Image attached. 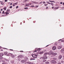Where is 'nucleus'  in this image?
<instances>
[{
	"mask_svg": "<svg viewBox=\"0 0 64 64\" xmlns=\"http://www.w3.org/2000/svg\"><path fill=\"white\" fill-rule=\"evenodd\" d=\"M0 2H1L0 0Z\"/></svg>",
	"mask_w": 64,
	"mask_h": 64,
	"instance_id": "nucleus-57",
	"label": "nucleus"
},
{
	"mask_svg": "<svg viewBox=\"0 0 64 64\" xmlns=\"http://www.w3.org/2000/svg\"><path fill=\"white\" fill-rule=\"evenodd\" d=\"M62 51H63V52H64V48L62 50Z\"/></svg>",
	"mask_w": 64,
	"mask_h": 64,
	"instance_id": "nucleus-30",
	"label": "nucleus"
},
{
	"mask_svg": "<svg viewBox=\"0 0 64 64\" xmlns=\"http://www.w3.org/2000/svg\"><path fill=\"white\" fill-rule=\"evenodd\" d=\"M44 53V52H40V54H43Z\"/></svg>",
	"mask_w": 64,
	"mask_h": 64,
	"instance_id": "nucleus-18",
	"label": "nucleus"
},
{
	"mask_svg": "<svg viewBox=\"0 0 64 64\" xmlns=\"http://www.w3.org/2000/svg\"><path fill=\"white\" fill-rule=\"evenodd\" d=\"M35 52H37V50H35Z\"/></svg>",
	"mask_w": 64,
	"mask_h": 64,
	"instance_id": "nucleus-59",
	"label": "nucleus"
},
{
	"mask_svg": "<svg viewBox=\"0 0 64 64\" xmlns=\"http://www.w3.org/2000/svg\"><path fill=\"white\" fill-rule=\"evenodd\" d=\"M62 58V56L60 55L59 56V59H61Z\"/></svg>",
	"mask_w": 64,
	"mask_h": 64,
	"instance_id": "nucleus-11",
	"label": "nucleus"
},
{
	"mask_svg": "<svg viewBox=\"0 0 64 64\" xmlns=\"http://www.w3.org/2000/svg\"><path fill=\"white\" fill-rule=\"evenodd\" d=\"M48 46L47 45L46 46V47H47V46Z\"/></svg>",
	"mask_w": 64,
	"mask_h": 64,
	"instance_id": "nucleus-62",
	"label": "nucleus"
},
{
	"mask_svg": "<svg viewBox=\"0 0 64 64\" xmlns=\"http://www.w3.org/2000/svg\"><path fill=\"white\" fill-rule=\"evenodd\" d=\"M46 64H49V62H45Z\"/></svg>",
	"mask_w": 64,
	"mask_h": 64,
	"instance_id": "nucleus-16",
	"label": "nucleus"
},
{
	"mask_svg": "<svg viewBox=\"0 0 64 64\" xmlns=\"http://www.w3.org/2000/svg\"><path fill=\"white\" fill-rule=\"evenodd\" d=\"M44 54V55H45V54Z\"/></svg>",
	"mask_w": 64,
	"mask_h": 64,
	"instance_id": "nucleus-63",
	"label": "nucleus"
},
{
	"mask_svg": "<svg viewBox=\"0 0 64 64\" xmlns=\"http://www.w3.org/2000/svg\"><path fill=\"white\" fill-rule=\"evenodd\" d=\"M12 50V51H13V50Z\"/></svg>",
	"mask_w": 64,
	"mask_h": 64,
	"instance_id": "nucleus-64",
	"label": "nucleus"
},
{
	"mask_svg": "<svg viewBox=\"0 0 64 64\" xmlns=\"http://www.w3.org/2000/svg\"><path fill=\"white\" fill-rule=\"evenodd\" d=\"M1 4H2V5H3V3H1Z\"/></svg>",
	"mask_w": 64,
	"mask_h": 64,
	"instance_id": "nucleus-46",
	"label": "nucleus"
},
{
	"mask_svg": "<svg viewBox=\"0 0 64 64\" xmlns=\"http://www.w3.org/2000/svg\"><path fill=\"white\" fill-rule=\"evenodd\" d=\"M24 57V56H23V55L20 56H18V58H20H20H22V57Z\"/></svg>",
	"mask_w": 64,
	"mask_h": 64,
	"instance_id": "nucleus-8",
	"label": "nucleus"
},
{
	"mask_svg": "<svg viewBox=\"0 0 64 64\" xmlns=\"http://www.w3.org/2000/svg\"><path fill=\"white\" fill-rule=\"evenodd\" d=\"M53 52L52 51H50L48 53V54L49 55H51V54H53Z\"/></svg>",
	"mask_w": 64,
	"mask_h": 64,
	"instance_id": "nucleus-4",
	"label": "nucleus"
},
{
	"mask_svg": "<svg viewBox=\"0 0 64 64\" xmlns=\"http://www.w3.org/2000/svg\"><path fill=\"white\" fill-rule=\"evenodd\" d=\"M18 6H17L16 7V9H17V8H18Z\"/></svg>",
	"mask_w": 64,
	"mask_h": 64,
	"instance_id": "nucleus-38",
	"label": "nucleus"
},
{
	"mask_svg": "<svg viewBox=\"0 0 64 64\" xmlns=\"http://www.w3.org/2000/svg\"><path fill=\"white\" fill-rule=\"evenodd\" d=\"M47 58V57H46V56H44L43 57H42L43 59H46Z\"/></svg>",
	"mask_w": 64,
	"mask_h": 64,
	"instance_id": "nucleus-7",
	"label": "nucleus"
},
{
	"mask_svg": "<svg viewBox=\"0 0 64 64\" xmlns=\"http://www.w3.org/2000/svg\"><path fill=\"white\" fill-rule=\"evenodd\" d=\"M49 2H54V3H55V2L54 1H51L50 0H49Z\"/></svg>",
	"mask_w": 64,
	"mask_h": 64,
	"instance_id": "nucleus-17",
	"label": "nucleus"
},
{
	"mask_svg": "<svg viewBox=\"0 0 64 64\" xmlns=\"http://www.w3.org/2000/svg\"><path fill=\"white\" fill-rule=\"evenodd\" d=\"M58 49H61V48H62V46H59L58 47Z\"/></svg>",
	"mask_w": 64,
	"mask_h": 64,
	"instance_id": "nucleus-6",
	"label": "nucleus"
},
{
	"mask_svg": "<svg viewBox=\"0 0 64 64\" xmlns=\"http://www.w3.org/2000/svg\"><path fill=\"white\" fill-rule=\"evenodd\" d=\"M3 10V9H2L0 10V11H2Z\"/></svg>",
	"mask_w": 64,
	"mask_h": 64,
	"instance_id": "nucleus-50",
	"label": "nucleus"
},
{
	"mask_svg": "<svg viewBox=\"0 0 64 64\" xmlns=\"http://www.w3.org/2000/svg\"><path fill=\"white\" fill-rule=\"evenodd\" d=\"M40 50V49L39 48L37 50V51H39V50Z\"/></svg>",
	"mask_w": 64,
	"mask_h": 64,
	"instance_id": "nucleus-34",
	"label": "nucleus"
},
{
	"mask_svg": "<svg viewBox=\"0 0 64 64\" xmlns=\"http://www.w3.org/2000/svg\"><path fill=\"white\" fill-rule=\"evenodd\" d=\"M29 5H30V4H28V6H29Z\"/></svg>",
	"mask_w": 64,
	"mask_h": 64,
	"instance_id": "nucleus-43",
	"label": "nucleus"
},
{
	"mask_svg": "<svg viewBox=\"0 0 64 64\" xmlns=\"http://www.w3.org/2000/svg\"><path fill=\"white\" fill-rule=\"evenodd\" d=\"M56 9H58V8L56 7Z\"/></svg>",
	"mask_w": 64,
	"mask_h": 64,
	"instance_id": "nucleus-53",
	"label": "nucleus"
},
{
	"mask_svg": "<svg viewBox=\"0 0 64 64\" xmlns=\"http://www.w3.org/2000/svg\"><path fill=\"white\" fill-rule=\"evenodd\" d=\"M63 5H64V2L63 4Z\"/></svg>",
	"mask_w": 64,
	"mask_h": 64,
	"instance_id": "nucleus-58",
	"label": "nucleus"
},
{
	"mask_svg": "<svg viewBox=\"0 0 64 64\" xmlns=\"http://www.w3.org/2000/svg\"><path fill=\"white\" fill-rule=\"evenodd\" d=\"M38 7V6H36V7L37 8V7Z\"/></svg>",
	"mask_w": 64,
	"mask_h": 64,
	"instance_id": "nucleus-52",
	"label": "nucleus"
},
{
	"mask_svg": "<svg viewBox=\"0 0 64 64\" xmlns=\"http://www.w3.org/2000/svg\"><path fill=\"white\" fill-rule=\"evenodd\" d=\"M29 0H24V3H26L27 2V1H29Z\"/></svg>",
	"mask_w": 64,
	"mask_h": 64,
	"instance_id": "nucleus-12",
	"label": "nucleus"
},
{
	"mask_svg": "<svg viewBox=\"0 0 64 64\" xmlns=\"http://www.w3.org/2000/svg\"><path fill=\"white\" fill-rule=\"evenodd\" d=\"M30 7H34V5H32V6H30Z\"/></svg>",
	"mask_w": 64,
	"mask_h": 64,
	"instance_id": "nucleus-32",
	"label": "nucleus"
},
{
	"mask_svg": "<svg viewBox=\"0 0 64 64\" xmlns=\"http://www.w3.org/2000/svg\"><path fill=\"white\" fill-rule=\"evenodd\" d=\"M52 49L53 50H55L56 49V46H53L52 48Z\"/></svg>",
	"mask_w": 64,
	"mask_h": 64,
	"instance_id": "nucleus-5",
	"label": "nucleus"
},
{
	"mask_svg": "<svg viewBox=\"0 0 64 64\" xmlns=\"http://www.w3.org/2000/svg\"><path fill=\"white\" fill-rule=\"evenodd\" d=\"M5 2H7L8 1V0H5L4 1Z\"/></svg>",
	"mask_w": 64,
	"mask_h": 64,
	"instance_id": "nucleus-41",
	"label": "nucleus"
},
{
	"mask_svg": "<svg viewBox=\"0 0 64 64\" xmlns=\"http://www.w3.org/2000/svg\"><path fill=\"white\" fill-rule=\"evenodd\" d=\"M30 60H35V59L33 58H31L30 59Z\"/></svg>",
	"mask_w": 64,
	"mask_h": 64,
	"instance_id": "nucleus-27",
	"label": "nucleus"
},
{
	"mask_svg": "<svg viewBox=\"0 0 64 64\" xmlns=\"http://www.w3.org/2000/svg\"><path fill=\"white\" fill-rule=\"evenodd\" d=\"M32 2V3H33V4H36V2Z\"/></svg>",
	"mask_w": 64,
	"mask_h": 64,
	"instance_id": "nucleus-21",
	"label": "nucleus"
},
{
	"mask_svg": "<svg viewBox=\"0 0 64 64\" xmlns=\"http://www.w3.org/2000/svg\"><path fill=\"white\" fill-rule=\"evenodd\" d=\"M44 5L45 6H47V4H44Z\"/></svg>",
	"mask_w": 64,
	"mask_h": 64,
	"instance_id": "nucleus-47",
	"label": "nucleus"
},
{
	"mask_svg": "<svg viewBox=\"0 0 64 64\" xmlns=\"http://www.w3.org/2000/svg\"><path fill=\"white\" fill-rule=\"evenodd\" d=\"M51 63H53V64H55L56 63V61L54 60H51L50 61Z\"/></svg>",
	"mask_w": 64,
	"mask_h": 64,
	"instance_id": "nucleus-2",
	"label": "nucleus"
},
{
	"mask_svg": "<svg viewBox=\"0 0 64 64\" xmlns=\"http://www.w3.org/2000/svg\"><path fill=\"white\" fill-rule=\"evenodd\" d=\"M2 64H5V63H3Z\"/></svg>",
	"mask_w": 64,
	"mask_h": 64,
	"instance_id": "nucleus-54",
	"label": "nucleus"
},
{
	"mask_svg": "<svg viewBox=\"0 0 64 64\" xmlns=\"http://www.w3.org/2000/svg\"><path fill=\"white\" fill-rule=\"evenodd\" d=\"M62 40V39H60L58 40V41H61Z\"/></svg>",
	"mask_w": 64,
	"mask_h": 64,
	"instance_id": "nucleus-44",
	"label": "nucleus"
},
{
	"mask_svg": "<svg viewBox=\"0 0 64 64\" xmlns=\"http://www.w3.org/2000/svg\"><path fill=\"white\" fill-rule=\"evenodd\" d=\"M43 4H46V2H43Z\"/></svg>",
	"mask_w": 64,
	"mask_h": 64,
	"instance_id": "nucleus-36",
	"label": "nucleus"
},
{
	"mask_svg": "<svg viewBox=\"0 0 64 64\" xmlns=\"http://www.w3.org/2000/svg\"><path fill=\"white\" fill-rule=\"evenodd\" d=\"M57 54L56 53H53V54L54 55H57Z\"/></svg>",
	"mask_w": 64,
	"mask_h": 64,
	"instance_id": "nucleus-15",
	"label": "nucleus"
},
{
	"mask_svg": "<svg viewBox=\"0 0 64 64\" xmlns=\"http://www.w3.org/2000/svg\"><path fill=\"white\" fill-rule=\"evenodd\" d=\"M27 63H28V64H31V62H27Z\"/></svg>",
	"mask_w": 64,
	"mask_h": 64,
	"instance_id": "nucleus-24",
	"label": "nucleus"
},
{
	"mask_svg": "<svg viewBox=\"0 0 64 64\" xmlns=\"http://www.w3.org/2000/svg\"><path fill=\"white\" fill-rule=\"evenodd\" d=\"M22 4V5H24V4Z\"/></svg>",
	"mask_w": 64,
	"mask_h": 64,
	"instance_id": "nucleus-56",
	"label": "nucleus"
},
{
	"mask_svg": "<svg viewBox=\"0 0 64 64\" xmlns=\"http://www.w3.org/2000/svg\"><path fill=\"white\" fill-rule=\"evenodd\" d=\"M1 13V12L0 11V13Z\"/></svg>",
	"mask_w": 64,
	"mask_h": 64,
	"instance_id": "nucleus-61",
	"label": "nucleus"
},
{
	"mask_svg": "<svg viewBox=\"0 0 64 64\" xmlns=\"http://www.w3.org/2000/svg\"><path fill=\"white\" fill-rule=\"evenodd\" d=\"M48 7H46V9H48Z\"/></svg>",
	"mask_w": 64,
	"mask_h": 64,
	"instance_id": "nucleus-48",
	"label": "nucleus"
},
{
	"mask_svg": "<svg viewBox=\"0 0 64 64\" xmlns=\"http://www.w3.org/2000/svg\"><path fill=\"white\" fill-rule=\"evenodd\" d=\"M55 46H57V42H56L55 43Z\"/></svg>",
	"mask_w": 64,
	"mask_h": 64,
	"instance_id": "nucleus-25",
	"label": "nucleus"
},
{
	"mask_svg": "<svg viewBox=\"0 0 64 64\" xmlns=\"http://www.w3.org/2000/svg\"><path fill=\"white\" fill-rule=\"evenodd\" d=\"M4 54L5 55H7V52H5L4 53Z\"/></svg>",
	"mask_w": 64,
	"mask_h": 64,
	"instance_id": "nucleus-13",
	"label": "nucleus"
},
{
	"mask_svg": "<svg viewBox=\"0 0 64 64\" xmlns=\"http://www.w3.org/2000/svg\"><path fill=\"white\" fill-rule=\"evenodd\" d=\"M43 2H40V3H39V4H42V3Z\"/></svg>",
	"mask_w": 64,
	"mask_h": 64,
	"instance_id": "nucleus-29",
	"label": "nucleus"
},
{
	"mask_svg": "<svg viewBox=\"0 0 64 64\" xmlns=\"http://www.w3.org/2000/svg\"><path fill=\"white\" fill-rule=\"evenodd\" d=\"M30 4V5H31V4Z\"/></svg>",
	"mask_w": 64,
	"mask_h": 64,
	"instance_id": "nucleus-60",
	"label": "nucleus"
},
{
	"mask_svg": "<svg viewBox=\"0 0 64 64\" xmlns=\"http://www.w3.org/2000/svg\"><path fill=\"white\" fill-rule=\"evenodd\" d=\"M4 55V54L3 53H1L0 54V56H3Z\"/></svg>",
	"mask_w": 64,
	"mask_h": 64,
	"instance_id": "nucleus-10",
	"label": "nucleus"
},
{
	"mask_svg": "<svg viewBox=\"0 0 64 64\" xmlns=\"http://www.w3.org/2000/svg\"><path fill=\"white\" fill-rule=\"evenodd\" d=\"M24 8L25 9H28V8Z\"/></svg>",
	"mask_w": 64,
	"mask_h": 64,
	"instance_id": "nucleus-33",
	"label": "nucleus"
},
{
	"mask_svg": "<svg viewBox=\"0 0 64 64\" xmlns=\"http://www.w3.org/2000/svg\"><path fill=\"white\" fill-rule=\"evenodd\" d=\"M52 9H54V7L52 6Z\"/></svg>",
	"mask_w": 64,
	"mask_h": 64,
	"instance_id": "nucleus-51",
	"label": "nucleus"
},
{
	"mask_svg": "<svg viewBox=\"0 0 64 64\" xmlns=\"http://www.w3.org/2000/svg\"><path fill=\"white\" fill-rule=\"evenodd\" d=\"M12 58H14V57H15V55H13L12 56Z\"/></svg>",
	"mask_w": 64,
	"mask_h": 64,
	"instance_id": "nucleus-23",
	"label": "nucleus"
},
{
	"mask_svg": "<svg viewBox=\"0 0 64 64\" xmlns=\"http://www.w3.org/2000/svg\"><path fill=\"white\" fill-rule=\"evenodd\" d=\"M60 4H62V2H60Z\"/></svg>",
	"mask_w": 64,
	"mask_h": 64,
	"instance_id": "nucleus-49",
	"label": "nucleus"
},
{
	"mask_svg": "<svg viewBox=\"0 0 64 64\" xmlns=\"http://www.w3.org/2000/svg\"><path fill=\"white\" fill-rule=\"evenodd\" d=\"M50 4H51V5H52V6H54V4H53V3H52Z\"/></svg>",
	"mask_w": 64,
	"mask_h": 64,
	"instance_id": "nucleus-26",
	"label": "nucleus"
},
{
	"mask_svg": "<svg viewBox=\"0 0 64 64\" xmlns=\"http://www.w3.org/2000/svg\"><path fill=\"white\" fill-rule=\"evenodd\" d=\"M6 11H7V12H10V10L8 9Z\"/></svg>",
	"mask_w": 64,
	"mask_h": 64,
	"instance_id": "nucleus-28",
	"label": "nucleus"
},
{
	"mask_svg": "<svg viewBox=\"0 0 64 64\" xmlns=\"http://www.w3.org/2000/svg\"><path fill=\"white\" fill-rule=\"evenodd\" d=\"M3 9H4V11H5V10H6V8H4Z\"/></svg>",
	"mask_w": 64,
	"mask_h": 64,
	"instance_id": "nucleus-22",
	"label": "nucleus"
},
{
	"mask_svg": "<svg viewBox=\"0 0 64 64\" xmlns=\"http://www.w3.org/2000/svg\"><path fill=\"white\" fill-rule=\"evenodd\" d=\"M14 4H15V5H17V3L16 2V3H14Z\"/></svg>",
	"mask_w": 64,
	"mask_h": 64,
	"instance_id": "nucleus-42",
	"label": "nucleus"
},
{
	"mask_svg": "<svg viewBox=\"0 0 64 64\" xmlns=\"http://www.w3.org/2000/svg\"><path fill=\"white\" fill-rule=\"evenodd\" d=\"M32 56L34 58H37V56L36 54H33L32 55Z\"/></svg>",
	"mask_w": 64,
	"mask_h": 64,
	"instance_id": "nucleus-1",
	"label": "nucleus"
},
{
	"mask_svg": "<svg viewBox=\"0 0 64 64\" xmlns=\"http://www.w3.org/2000/svg\"><path fill=\"white\" fill-rule=\"evenodd\" d=\"M21 62L22 63H25L26 62V60H22L21 61Z\"/></svg>",
	"mask_w": 64,
	"mask_h": 64,
	"instance_id": "nucleus-3",
	"label": "nucleus"
},
{
	"mask_svg": "<svg viewBox=\"0 0 64 64\" xmlns=\"http://www.w3.org/2000/svg\"><path fill=\"white\" fill-rule=\"evenodd\" d=\"M12 3H11L10 4V5H12Z\"/></svg>",
	"mask_w": 64,
	"mask_h": 64,
	"instance_id": "nucleus-55",
	"label": "nucleus"
},
{
	"mask_svg": "<svg viewBox=\"0 0 64 64\" xmlns=\"http://www.w3.org/2000/svg\"><path fill=\"white\" fill-rule=\"evenodd\" d=\"M6 14V15H8V14H9V12H5L4 13V14Z\"/></svg>",
	"mask_w": 64,
	"mask_h": 64,
	"instance_id": "nucleus-14",
	"label": "nucleus"
},
{
	"mask_svg": "<svg viewBox=\"0 0 64 64\" xmlns=\"http://www.w3.org/2000/svg\"><path fill=\"white\" fill-rule=\"evenodd\" d=\"M53 59L54 60H56V61H57V60H58V59L56 58H54Z\"/></svg>",
	"mask_w": 64,
	"mask_h": 64,
	"instance_id": "nucleus-9",
	"label": "nucleus"
},
{
	"mask_svg": "<svg viewBox=\"0 0 64 64\" xmlns=\"http://www.w3.org/2000/svg\"><path fill=\"white\" fill-rule=\"evenodd\" d=\"M3 59V57L0 56V59Z\"/></svg>",
	"mask_w": 64,
	"mask_h": 64,
	"instance_id": "nucleus-19",
	"label": "nucleus"
},
{
	"mask_svg": "<svg viewBox=\"0 0 64 64\" xmlns=\"http://www.w3.org/2000/svg\"><path fill=\"white\" fill-rule=\"evenodd\" d=\"M47 3H48V4H51V3L49 2H47Z\"/></svg>",
	"mask_w": 64,
	"mask_h": 64,
	"instance_id": "nucleus-31",
	"label": "nucleus"
},
{
	"mask_svg": "<svg viewBox=\"0 0 64 64\" xmlns=\"http://www.w3.org/2000/svg\"><path fill=\"white\" fill-rule=\"evenodd\" d=\"M58 64H61V63L60 62H59L58 63Z\"/></svg>",
	"mask_w": 64,
	"mask_h": 64,
	"instance_id": "nucleus-45",
	"label": "nucleus"
},
{
	"mask_svg": "<svg viewBox=\"0 0 64 64\" xmlns=\"http://www.w3.org/2000/svg\"><path fill=\"white\" fill-rule=\"evenodd\" d=\"M26 6H28V4H26Z\"/></svg>",
	"mask_w": 64,
	"mask_h": 64,
	"instance_id": "nucleus-40",
	"label": "nucleus"
},
{
	"mask_svg": "<svg viewBox=\"0 0 64 64\" xmlns=\"http://www.w3.org/2000/svg\"><path fill=\"white\" fill-rule=\"evenodd\" d=\"M4 11H3L2 12V14H4Z\"/></svg>",
	"mask_w": 64,
	"mask_h": 64,
	"instance_id": "nucleus-37",
	"label": "nucleus"
},
{
	"mask_svg": "<svg viewBox=\"0 0 64 64\" xmlns=\"http://www.w3.org/2000/svg\"><path fill=\"white\" fill-rule=\"evenodd\" d=\"M13 6H15V4H13Z\"/></svg>",
	"mask_w": 64,
	"mask_h": 64,
	"instance_id": "nucleus-35",
	"label": "nucleus"
},
{
	"mask_svg": "<svg viewBox=\"0 0 64 64\" xmlns=\"http://www.w3.org/2000/svg\"><path fill=\"white\" fill-rule=\"evenodd\" d=\"M46 60H43V62H46Z\"/></svg>",
	"mask_w": 64,
	"mask_h": 64,
	"instance_id": "nucleus-20",
	"label": "nucleus"
},
{
	"mask_svg": "<svg viewBox=\"0 0 64 64\" xmlns=\"http://www.w3.org/2000/svg\"><path fill=\"white\" fill-rule=\"evenodd\" d=\"M10 8H12V6H11L10 7Z\"/></svg>",
	"mask_w": 64,
	"mask_h": 64,
	"instance_id": "nucleus-39",
	"label": "nucleus"
}]
</instances>
